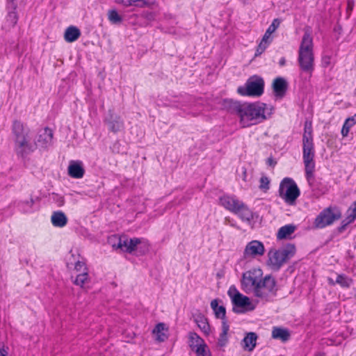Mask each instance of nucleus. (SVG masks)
I'll return each instance as SVG.
<instances>
[{
  "instance_id": "f257e3e1",
  "label": "nucleus",
  "mask_w": 356,
  "mask_h": 356,
  "mask_svg": "<svg viewBox=\"0 0 356 356\" xmlns=\"http://www.w3.org/2000/svg\"><path fill=\"white\" fill-rule=\"evenodd\" d=\"M261 268H252L243 275L241 284L246 293L252 292L261 300L268 301L276 293V286L274 278L270 276L262 277Z\"/></svg>"
},
{
  "instance_id": "f03ea898",
  "label": "nucleus",
  "mask_w": 356,
  "mask_h": 356,
  "mask_svg": "<svg viewBox=\"0 0 356 356\" xmlns=\"http://www.w3.org/2000/svg\"><path fill=\"white\" fill-rule=\"evenodd\" d=\"M14 150L18 156L26 157L36 149L32 141L30 128L19 120H14L12 125Z\"/></svg>"
},
{
  "instance_id": "7ed1b4c3",
  "label": "nucleus",
  "mask_w": 356,
  "mask_h": 356,
  "mask_svg": "<svg viewBox=\"0 0 356 356\" xmlns=\"http://www.w3.org/2000/svg\"><path fill=\"white\" fill-rule=\"evenodd\" d=\"M266 105L261 102L236 104L234 111L240 118L243 127L257 124L266 119L265 115Z\"/></svg>"
},
{
  "instance_id": "20e7f679",
  "label": "nucleus",
  "mask_w": 356,
  "mask_h": 356,
  "mask_svg": "<svg viewBox=\"0 0 356 356\" xmlns=\"http://www.w3.org/2000/svg\"><path fill=\"white\" fill-rule=\"evenodd\" d=\"M313 38L308 31H305L298 49V62L300 70L312 76L314 70V55Z\"/></svg>"
},
{
  "instance_id": "39448f33",
  "label": "nucleus",
  "mask_w": 356,
  "mask_h": 356,
  "mask_svg": "<svg viewBox=\"0 0 356 356\" xmlns=\"http://www.w3.org/2000/svg\"><path fill=\"white\" fill-rule=\"evenodd\" d=\"M219 202L225 209L237 215L243 221L250 222L253 219L252 211L236 196L225 195L220 197Z\"/></svg>"
},
{
  "instance_id": "423d86ee",
  "label": "nucleus",
  "mask_w": 356,
  "mask_h": 356,
  "mask_svg": "<svg viewBox=\"0 0 356 356\" xmlns=\"http://www.w3.org/2000/svg\"><path fill=\"white\" fill-rule=\"evenodd\" d=\"M113 247L129 253L136 252L143 254L148 250V243L145 240L138 238H129L126 236L118 238V243H113Z\"/></svg>"
},
{
  "instance_id": "0eeeda50",
  "label": "nucleus",
  "mask_w": 356,
  "mask_h": 356,
  "mask_svg": "<svg viewBox=\"0 0 356 356\" xmlns=\"http://www.w3.org/2000/svg\"><path fill=\"white\" fill-rule=\"evenodd\" d=\"M300 194L296 182L289 177L282 179L279 187L280 197L289 205H293Z\"/></svg>"
},
{
  "instance_id": "6e6552de",
  "label": "nucleus",
  "mask_w": 356,
  "mask_h": 356,
  "mask_svg": "<svg viewBox=\"0 0 356 356\" xmlns=\"http://www.w3.org/2000/svg\"><path fill=\"white\" fill-rule=\"evenodd\" d=\"M315 149L313 140H302V159L305 175L308 180L313 177L315 169Z\"/></svg>"
},
{
  "instance_id": "1a4fd4ad",
  "label": "nucleus",
  "mask_w": 356,
  "mask_h": 356,
  "mask_svg": "<svg viewBox=\"0 0 356 356\" xmlns=\"http://www.w3.org/2000/svg\"><path fill=\"white\" fill-rule=\"evenodd\" d=\"M264 81L258 76L250 77L245 86H239L237 92L242 96L259 97L264 93Z\"/></svg>"
},
{
  "instance_id": "9d476101",
  "label": "nucleus",
  "mask_w": 356,
  "mask_h": 356,
  "mask_svg": "<svg viewBox=\"0 0 356 356\" xmlns=\"http://www.w3.org/2000/svg\"><path fill=\"white\" fill-rule=\"evenodd\" d=\"M296 250V246L293 244H288L278 250L271 249L268 253L269 261L272 265L280 266L294 256Z\"/></svg>"
},
{
  "instance_id": "9b49d317",
  "label": "nucleus",
  "mask_w": 356,
  "mask_h": 356,
  "mask_svg": "<svg viewBox=\"0 0 356 356\" xmlns=\"http://www.w3.org/2000/svg\"><path fill=\"white\" fill-rule=\"evenodd\" d=\"M211 307L213 310L215 315L217 318H221L222 321V332L220 334V337L218 339V344L220 346H223L225 345L227 341V332L229 329V326L227 324V321L225 320L226 310L225 308L222 305H218V302L217 300H213L211 302Z\"/></svg>"
},
{
  "instance_id": "f8f14e48",
  "label": "nucleus",
  "mask_w": 356,
  "mask_h": 356,
  "mask_svg": "<svg viewBox=\"0 0 356 356\" xmlns=\"http://www.w3.org/2000/svg\"><path fill=\"white\" fill-rule=\"evenodd\" d=\"M340 218L341 213L339 211L328 208L321 212V213L316 217L315 220V225L317 227L323 228L327 225H331Z\"/></svg>"
},
{
  "instance_id": "ddd939ff",
  "label": "nucleus",
  "mask_w": 356,
  "mask_h": 356,
  "mask_svg": "<svg viewBox=\"0 0 356 356\" xmlns=\"http://www.w3.org/2000/svg\"><path fill=\"white\" fill-rule=\"evenodd\" d=\"M53 131L45 127L38 131L33 144H35L36 148L38 147L42 149H47L53 144Z\"/></svg>"
},
{
  "instance_id": "4468645a",
  "label": "nucleus",
  "mask_w": 356,
  "mask_h": 356,
  "mask_svg": "<svg viewBox=\"0 0 356 356\" xmlns=\"http://www.w3.org/2000/svg\"><path fill=\"white\" fill-rule=\"evenodd\" d=\"M265 248L264 244L259 241L254 240L249 242L243 251V258L247 260H252L264 254Z\"/></svg>"
},
{
  "instance_id": "2eb2a0df",
  "label": "nucleus",
  "mask_w": 356,
  "mask_h": 356,
  "mask_svg": "<svg viewBox=\"0 0 356 356\" xmlns=\"http://www.w3.org/2000/svg\"><path fill=\"white\" fill-rule=\"evenodd\" d=\"M105 122L108 129L113 133L120 131L124 128V122L121 118L114 114H110V116L105 120Z\"/></svg>"
},
{
  "instance_id": "dca6fc26",
  "label": "nucleus",
  "mask_w": 356,
  "mask_h": 356,
  "mask_svg": "<svg viewBox=\"0 0 356 356\" xmlns=\"http://www.w3.org/2000/svg\"><path fill=\"white\" fill-rule=\"evenodd\" d=\"M232 303L234 306L244 308L246 311H252L255 308L250 298L241 293H237L234 296Z\"/></svg>"
},
{
  "instance_id": "f3484780",
  "label": "nucleus",
  "mask_w": 356,
  "mask_h": 356,
  "mask_svg": "<svg viewBox=\"0 0 356 356\" xmlns=\"http://www.w3.org/2000/svg\"><path fill=\"white\" fill-rule=\"evenodd\" d=\"M287 82L282 77L276 78L273 83V89L277 97L282 98L284 96L287 89Z\"/></svg>"
},
{
  "instance_id": "a211bd4d",
  "label": "nucleus",
  "mask_w": 356,
  "mask_h": 356,
  "mask_svg": "<svg viewBox=\"0 0 356 356\" xmlns=\"http://www.w3.org/2000/svg\"><path fill=\"white\" fill-rule=\"evenodd\" d=\"M68 175L76 179H80L83 177L84 169L79 161H72L68 166Z\"/></svg>"
},
{
  "instance_id": "6ab92c4d",
  "label": "nucleus",
  "mask_w": 356,
  "mask_h": 356,
  "mask_svg": "<svg viewBox=\"0 0 356 356\" xmlns=\"http://www.w3.org/2000/svg\"><path fill=\"white\" fill-rule=\"evenodd\" d=\"M116 3H121L125 7L136 6L139 8L150 7L154 4L155 0H116Z\"/></svg>"
},
{
  "instance_id": "aec40b11",
  "label": "nucleus",
  "mask_w": 356,
  "mask_h": 356,
  "mask_svg": "<svg viewBox=\"0 0 356 356\" xmlns=\"http://www.w3.org/2000/svg\"><path fill=\"white\" fill-rule=\"evenodd\" d=\"M51 222L54 227H63L67 223V218L62 211H54L51 215Z\"/></svg>"
},
{
  "instance_id": "412c9836",
  "label": "nucleus",
  "mask_w": 356,
  "mask_h": 356,
  "mask_svg": "<svg viewBox=\"0 0 356 356\" xmlns=\"http://www.w3.org/2000/svg\"><path fill=\"white\" fill-rule=\"evenodd\" d=\"M257 339V336L254 332H249L241 342L243 348L248 351H252L256 346Z\"/></svg>"
},
{
  "instance_id": "4be33fe9",
  "label": "nucleus",
  "mask_w": 356,
  "mask_h": 356,
  "mask_svg": "<svg viewBox=\"0 0 356 356\" xmlns=\"http://www.w3.org/2000/svg\"><path fill=\"white\" fill-rule=\"evenodd\" d=\"M81 35L80 30L74 26H69L65 32V40L68 42L76 41Z\"/></svg>"
},
{
  "instance_id": "5701e85b",
  "label": "nucleus",
  "mask_w": 356,
  "mask_h": 356,
  "mask_svg": "<svg viewBox=\"0 0 356 356\" xmlns=\"http://www.w3.org/2000/svg\"><path fill=\"white\" fill-rule=\"evenodd\" d=\"M195 321L198 327L205 335H209L210 333V325L208 323L207 318L202 314H198L195 317Z\"/></svg>"
},
{
  "instance_id": "b1692460",
  "label": "nucleus",
  "mask_w": 356,
  "mask_h": 356,
  "mask_svg": "<svg viewBox=\"0 0 356 356\" xmlns=\"http://www.w3.org/2000/svg\"><path fill=\"white\" fill-rule=\"evenodd\" d=\"M272 337L273 339H280L284 342L289 339L290 333L286 329L275 327L272 330Z\"/></svg>"
},
{
  "instance_id": "393cba45",
  "label": "nucleus",
  "mask_w": 356,
  "mask_h": 356,
  "mask_svg": "<svg viewBox=\"0 0 356 356\" xmlns=\"http://www.w3.org/2000/svg\"><path fill=\"white\" fill-rule=\"evenodd\" d=\"M296 230V226L291 224L286 225L280 227L277 234L278 239H284L289 237Z\"/></svg>"
},
{
  "instance_id": "a878e982",
  "label": "nucleus",
  "mask_w": 356,
  "mask_h": 356,
  "mask_svg": "<svg viewBox=\"0 0 356 356\" xmlns=\"http://www.w3.org/2000/svg\"><path fill=\"white\" fill-rule=\"evenodd\" d=\"M165 329V326L163 323H158L154 329L153 332L156 334L158 341H164L168 338V336L163 332Z\"/></svg>"
},
{
  "instance_id": "bb28decb",
  "label": "nucleus",
  "mask_w": 356,
  "mask_h": 356,
  "mask_svg": "<svg viewBox=\"0 0 356 356\" xmlns=\"http://www.w3.org/2000/svg\"><path fill=\"white\" fill-rule=\"evenodd\" d=\"M189 339L191 341V347L192 349H195V348L198 347L197 344H204V340L200 337V336L195 332H190L189 333Z\"/></svg>"
},
{
  "instance_id": "cd10ccee",
  "label": "nucleus",
  "mask_w": 356,
  "mask_h": 356,
  "mask_svg": "<svg viewBox=\"0 0 356 356\" xmlns=\"http://www.w3.org/2000/svg\"><path fill=\"white\" fill-rule=\"evenodd\" d=\"M353 280L351 278L344 275H338L336 279V283L341 287L348 288L350 286Z\"/></svg>"
},
{
  "instance_id": "c85d7f7f",
  "label": "nucleus",
  "mask_w": 356,
  "mask_h": 356,
  "mask_svg": "<svg viewBox=\"0 0 356 356\" xmlns=\"http://www.w3.org/2000/svg\"><path fill=\"white\" fill-rule=\"evenodd\" d=\"M18 17L15 11L9 12L6 17V27H13L17 22Z\"/></svg>"
},
{
  "instance_id": "c756f323",
  "label": "nucleus",
  "mask_w": 356,
  "mask_h": 356,
  "mask_svg": "<svg viewBox=\"0 0 356 356\" xmlns=\"http://www.w3.org/2000/svg\"><path fill=\"white\" fill-rule=\"evenodd\" d=\"M88 281V273H82L76 276L73 282L74 284L79 286L81 287H83L86 283Z\"/></svg>"
},
{
  "instance_id": "7c9ffc66",
  "label": "nucleus",
  "mask_w": 356,
  "mask_h": 356,
  "mask_svg": "<svg viewBox=\"0 0 356 356\" xmlns=\"http://www.w3.org/2000/svg\"><path fill=\"white\" fill-rule=\"evenodd\" d=\"M197 346L198 347L193 349L196 353V356H211L206 343L202 345L197 344Z\"/></svg>"
},
{
  "instance_id": "2f4dec72",
  "label": "nucleus",
  "mask_w": 356,
  "mask_h": 356,
  "mask_svg": "<svg viewBox=\"0 0 356 356\" xmlns=\"http://www.w3.org/2000/svg\"><path fill=\"white\" fill-rule=\"evenodd\" d=\"M108 18L113 24H119L122 21V17L119 15L115 10H108Z\"/></svg>"
},
{
  "instance_id": "473e14b6",
  "label": "nucleus",
  "mask_w": 356,
  "mask_h": 356,
  "mask_svg": "<svg viewBox=\"0 0 356 356\" xmlns=\"http://www.w3.org/2000/svg\"><path fill=\"white\" fill-rule=\"evenodd\" d=\"M33 204V200L30 198L29 200L20 202L19 203V207L23 210V211L29 212L31 211Z\"/></svg>"
},
{
  "instance_id": "72a5a7b5",
  "label": "nucleus",
  "mask_w": 356,
  "mask_h": 356,
  "mask_svg": "<svg viewBox=\"0 0 356 356\" xmlns=\"http://www.w3.org/2000/svg\"><path fill=\"white\" fill-rule=\"evenodd\" d=\"M313 140L312 136V127L311 124H308L307 123L305 125V131L302 136V140Z\"/></svg>"
},
{
  "instance_id": "f704fd0d",
  "label": "nucleus",
  "mask_w": 356,
  "mask_h": 356,
  "mask_svg": "<svg viewBox=\"0 0 356 356\" xmlns=\"http://www.w3.org/2000/svg\"><path fill=\"white\" fill-rule=\"evenodd\" d=\"M354 125L350 123L349 120L347 118L343 125V127L341 129V135L343 137H346L348 135V133L350 131V129Z\"/></svg>"
},
{
  "instance_id": "c9c22d12",
  "label": "nucleus",
  "mask_w": 356,
  "mask_h": 356,
  "mask_svg": "<svg viewBox=\"0 0 356 356\" xmlns=\"http://www.w3.org/2000/svg\"><path fill=\"white\" fill-rule=\"evenodd\" d=\"M348 222H353L356 218V201L351 205L348 209Z\"/></svg>"
},
{
  "instance_id": "e433bc0d",
  "label": "nucleus",
  "mask_w": 356,
  "mask_h": 356,
  "mask_svg": "<svg viewBox=\"0 0 356 356\" xmlns=\"http://www.w3.org/2000/svg\"><path fill=\"white\" fill-rule=\"evenodd\" d=\"M280 22L277 19H275L272 24L269 26V27L267 29L266 31L268 32V34H272L273 33L276 29L280 26Z\"/></svg>"
},
{
  "instance_id": "4c0bfd02",
  "label": "nucleus",
  "mask_w": 356,
  "mask_h": 356,
  "mask_svg": "<svg viewBox=\"0 0 356 356\" xmlns=\"http://www.w3.org/2000/svg\"><path fill=\"white\" fill-rule=\"evenodd\" d=\"M268 46V44L261 41L257 47V50H256L255 56H258L261 55L266 50V49L267 48Z\"/></svg>"
},
{
  "instance_id": "58836bf2",
  "label": "nucleus",
  "mask_w": 356,
  "mask_h": 356,
  "mask_svg": "<svg viewBox=\"0 0 356 356\" xmlns=\"http://www.w3.org/2000/svg\"><path fill=\"white\" fill-rule=\"evenodd\" d=\"M269 179L267 177H262L260 179V186L259 188L261 189H268L269 188Z\"/></svg>"
},
{
  "instance_id": "ea45409f",
  "label": "nucleus",
  "mask_w": 356,
  "mask_h": 356,
  "mask_svg": "<svg viewBox=\"0 0 356 356\" xmlns=\"http://www.w3.org/2000/svg\"><path fill=\"white\" fill-rule=\"evenodd\" d=\"M237 293H241L234 286H231L228 290V295L231 298L232 301L235 295Z\"/></svg>"
},
{
  "instance_id": "a19ab883",
  "label": "nucleus",
  "mask_w": 356,
  "mask_h": 356,
  "mask_svg": "<svg viewBox=\"0 0 356 356\" xmlns=\"http://www.w3.org/2000/svg\"><path fill=\"white\" fill-rule=\"evenodd\" d=\"M271 34H268V32L266 31L264 35L263 36V38L261 40L262 42H266L267 44H270L271 42L270 39Z\"/></svg>"
},
{
  "instance_id": "79ce46f5",
  "label": "nucleus",
  "mask_w": 356,
  "mask_h": 356,
  "mask_svg": "<svg viewBox=\"0 0 356 356\" xmlns=\"http://www.w3.org/2000/svg\"><path fill=\"white\" fill-rule=\"evenodd\" d=\"M56 202H57L58 205L59 207H62L64 204V202H65L63 197H62V196H57Z\"/></svg>"
},
{
  "instance_id": "37998d69",
  "label": "nucleus",
  "mask_w": 356,
  "mask_h": 356,
  "mask_svg": "<svg viewBox=\"0 0 356 356\" xmlns=\"http://www.w3.org/2000/svg\"><path fill=\"white\" fill-rule=\"evenodd\" d=\"M354 6V1L353 0H348V10H352Z\"/></svg>"
},
{
  "instance_id": "c03bdc74",
  "label": "nucleus",
  "mask_w": 356,
  "mask_h": 356,
  "mask_svg": "<svg viewBox=\"0 0 356 356\" xmlns=\"http://www.w3.org/2000/svg\"><path fill=\"white\" fill-rule=\"evenodd\" d=\"M348 119L349 120L350 123H352V124L355 125L356 124V114H355L352 117L348 118Z\"/></svg>"
},
{
  "instance_id": "a18cd8bd",
  "label": "nucleus",
  "mask_w": 356,
  "mask_h": 356,
  "mask_svg": "<svg viewBox=\"0 0 356 356\" xmlns=\"http://www.w3.org/2000/svg\"><path fill=\"white\" fill-rule=\"evenodd\" d=\"M348 119L349 120L350 123H352V124L355 125L356 124V114H355L352 117L348 118Z\"/></svg>"
},
{
  "instance_id": "49530a36",
  "label": "nucleus",
  "mask_w": 356,
  "mask_h": 356,
  "mask_svg": "<svg viewBox=\"0 0 356 356\" xmlns=\"http://www.w3.org/2000/svg\"><path fill=\"white\" fill-rule=\"evenodd\" d=\"M0 356H7V351L3 348H0Z\"/></svg>"
},
{
  "instance_id": "de8ad7c7",
  "label": "nucleus",
  "mask_w": 356,
  "mask_h": 356,
  "mask_svg": "<svg viewBox=\"0 0 356 356\" xmlns=\"http://www.w3.org/2000/svg\"><path fill=\"white\" fill-rule=\"evenodd\" d=\"M327 281H328L329 284H330V285H332V286H333V285H334L335 284H337V283H336V281H334V280H333V279H332V278H330V277H328V278H327Z\"/></svg>"
},
{
  "instance_id": "09e8293b",
  "label": "nucleus",
  "mask_w": 356,
  "mask_h": 356,
  "mask_svg": "<svg viewBox=\"0 0 356 356\" xmlns=\"http://www.w3.org/2000/svg\"><path fill=\"white\" fill-rule=\"evenodd\" d=\"M286 63V60L284 58H282L280 60V62H279V64L280 66H284Z\"/></svg>"
},
{
  "instance_id": "8fccbe9b",
  "label": "nucleus",
  "mask_w": 356,
  "mask_h": 356,
  "mask_svg": "<svg viewBox=\"0 0 356 356\" xmlns=\"http://www.w3.org/2000/svg\"><path fill=\"white\" fill-rule=\"evenodd\" d=\"M78 266L81 267L80 261H78L76 265V267H78Z\"/></svg>"
},
{
  "instance_id": "3c124183",
  "label": "nucleus",
  "mask_w": 356,
  "mask_h": 356,
  "mask_svg": "<svg viewBox=\"0 0 356 356\" xmlns=\"http://www.w3.org/2000/svg\"><path fill=\"white\" fill-rule=\"evenodd\" d=\"M268 163L271 165L273 160L271 159H268Z\"/></svg>"
},
{
  "instance_id": "603ef678",
  "label": "nucleus",
  "mask_w": 356,
  "mask_h": 356,
  "mask_svg": "<svg viewBox=\"0 0 356 356\" xmlns=\"http://www.w3.org/2000/svg\"><path fill=\"white\" fill-rule=\"evenodd\" d=\"M316 356H325L324 354H322V353H318V355H316Z\"/></svg>"
},
{
  "instance_id": "864d4df0",
  "label": "nucleus",
  "mask_w": 356,
  "mask_h": 356,
  "mask_svg": "<svg viewBox=\"0 0 356 356\" xmlns=\"http://www.w3.org/2000/svg\"><path fill=\"white\" fill-rule=\"evenodd\" d=\"M354 296H355V299H356V290H355V295H354Z\"/></svg>"
}]
</instances>
